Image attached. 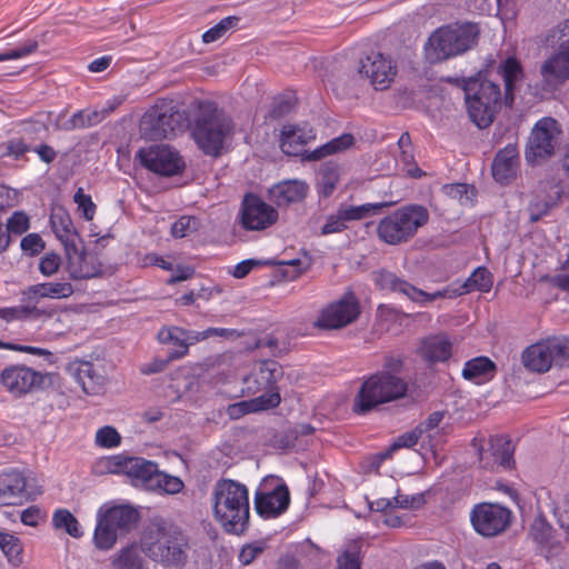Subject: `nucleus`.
<instances>
[{
    "label": "nucleus",
    "mask_w": 569,
    "mask_h": 569,
    "mask_svg": "<svg viewBox=\"0 0 569 569\" xmlns=\"http://www.w3.org/2000/svg\"><path fill=\"white\" fill-rule=\"evenodd\" d=\"M21 303L13 309L16 320H40L51 318L53 309L39 307V300L29 292V288L21 292Z\"/></svg>",
    "instance_id": "nucleus-33"
},
{
    "label": "nucleus",
    "mask_w": 569,
    "mask_h": 569,
    "mask_svg": "<svg viewBox=\"0 0 569 569\" xmlns=\"http://www.w3.org/2000/svg\"><path fill=\"white\" fill-rule=\"evenodd\" d=\"M197 336H194V340L201 341L208 339L210 337H222V338H232L237 336V331L234 329H226V328H208L203 331H196Z\"/></svg>",
    "instance_id": "nucleus-63"
},
{
    "label": "nucleus",
    "mask_w": 569,
    "mask_h": 569,
    "mask_svg": "<svg viewBox=\"0 0 569 569\" xmlns=\"http://www.w3.org/2000/svg\"><path fill=\"white\" fill-rule=\"evenodd\" d=\"M102 515L121 537L134 529L140 520L139 511L128 505L113 506Z\"/></svg>",
    "instance_id": "nucleus-29"
},
{
    "label": "nucleus",
    "mask_w": 569,
    "mask_h": 569,
    "mask_svg": "<svg viewBox=\"0 0 569 569\" xmlns=\"http://www.w3.org/2000/svg\"><path fill=\"white\" fill-rule=\"evenodd\" d=\"M295 107V98L293 96H280L276 98L272 102L271 109L268 113L269 118L271 119H280L288 113L291 112V110Z\"/></svg>",
    "instance_id": "nucleus-52"
},
{
    "label": "nucleus",
    "mask_w": 569,
    "mask_h": 569,
    "mask_svg": "<svg viewBox=\"0 0 569 569\" xmlns=\"http://www.w3.org/2000/svg\"><path fill=\"white\" fill-rule=\"evenodd\" d=\"M281 402V397L278 393L260 395L248 401H242L229 406L228 412L231 418H239L240 416L249 412L273 409Z\"/></svg>",
    "instance_id": "nucleus-34"
},
{
    "label": "nucleus",
    "mask_w": 569,
    "mask_h": 569,
    "mask_svg": "<svg viewBox=\"0 0 569 569\" xmlns=\"http://www.w3.org/2000/svg\"><path fill=\"white\" fill-rule=\"evenodd\" d=\"M199 221L194 217L183 216L171 226V234L176 238H183L189 232L197 231Z\"/></svg>",
    "instance_id": "nucleus-53"
},
{
    "label": "nucleus",
    "mask_w": 569,
    "mask_h": 569,
    "mask_svg": "<svg viewBox=\"0 0 569 569\" xmlns=\"http://www.w3.org/2000/svg\"><path fill=\"white\" fill-rule=\"evenodd\" d=\"M422 436V427H416L412 431L406 432L398 437V439L391 445V450H398L400 448H411L417 445L418 440Z\"/></svg>",
    "instance_id": "nucleus-60"
},
{
    "label": "nucleus",
    "mask_w": 569,
    "mask_h": 569,
    "mask_svg": "<svg viewBox=\"0 0 569 569\" xmlns=\"http://www.w3.org/2000/svg\"><path fill=\"white\" fill-rule=\"evenodd\" d=\"M60 266H61L60 256L54 252H48L40 259L39 271L44 277H51L58 272Z\"/></svg>",
    "instance_id": "nucleus-56"
},
{
    "label": "nucleus",
    "mask_w": 569,
    "mask_h": 569,
    "mask_svg": "<svg viewBox=\"0 0 569 569\" xmlns=\"http://www.w3.org/2000/svg\"><path fill=\"white\" fill-rule=\"evenodd\" d=\"M0 549L13 566L22 563V545L18 537L0 531Z\"/></svg>",
    "instance_id": "nucleus-45"
},
{
    "label": "nucleus",
    "mask_w": 569,
    "mask_h": 569,
    "mask_svg": "<svg viewBox=\"0 0 569 569\" xmlns=\"http://www.w3.org/2000/svg\"><path fill=\"white\" fill-rule=\"evenodd\" d=\"M515 446L506 437L495 436L489 440L488 449L479 450L480 466L489 470H508L515 466Z\"/></svg>",
    "instance_id": "nucleus-20"
},
{
    "label": "nucleus",
    "mask_w": 569,
    "mask_h": 569,
    "mask_svg": "<svg viewBox=\"0 0 569 569\" xmlns=\"http://www.w3.org/2000/svg\"><path fill=\"white\" fill-rule=\"evenodd\" d=\"M186 126V117L173 101L160 100L142 116L139 130L147 140L169 139L181 132Z\"/></svg>",
    "instance_id": "nucleus-8"
},
{
    "label": "nucleus",
    "mask_w": 569,
    "mask_h": 569,
    "mask_svg": "<svg viewBox=\"0 0 569 569\" xmlns=\"http://www.w3.org/2000/svg\"><path fill=\"white\" fill-rule=\"evenodd\" d=\"M553 208V200L543 199L541 196L536 193L533 200L530 201L528 206L530 222H538L542 217L547 216Z\"/></svg>",
    "instance_id": "nucleus-48"
},
{
    "label": "nucleus",
    "mask_w": 569,
    "mask_h": 569,
    "mask_svg": "<svg viewBox=\"0 0 569 569\" xmlns=\"http://www.w3.org/2000/svg\"><path fill=\"white\" fill-rule=\"evenodd\" d=\"M470 518L478 533L496 537L509 527L511 511L498 503L482 502L473 507Z\"/></svg>",
    "instance_id": "nucleus-14"
},
{
    "label": "nucleus",
    "mask_w": 569,
    "mask_h": 569,
    "mask_svg": "<svg viewBox=\"0 0 569 569\" xmlns=\"http://www.w3.org/2000/svg\"><path fill=\"white\" fill-rule=\"evenodd\" d=\"M64 252L67 258L66 268L71 279H91L104 273V262L98 257L97 251H86L76 243Z\"/></svg>",
    "instance_id": "nucleus-16"
},
{
    "label": "nucleus",
    "mask_w": 569,
    "mask_h": 569,
    "mask_svg": "<svg viewBox=\"0 0 569 569\" xmlns=\"http://www.w3.org/2000/svg\"><path fill=\"white\" fill-rule=\"evenodd\" d=\"M141 546H127L110 558L111 569H144Z\"/></svg>",
    "instance_id": "nucleus-38"
},
{
    "label": "nucleus",
    "mask_w": 569,
    "mask_h": 569,
    "mask_svg": "<svg viewBox=\"0 0 569 569\" xmlns=\"http://www.w3.org/2000/svg\"><path fill=\"white\" fill-rule=\"evenodd\" d=\"M560 134L558 122L546 117L540 119L531 130L525 157L528 163L535 166L549 159L555 153V147Z\"/></svg>",
    "instance_id": "nucleus-11"
},
{
    "label": "nucleus",
    "mask_w": 569,
    "mask_h": 569,
    "mask_svg": "<svg viewBox=\"0 0 569 569\" xmlns=\"http://www.w3.org/2000/svg\"><path fill=\"white\" fill-rule=\"evenodd\" d=\"M141 551L164 567L182 569L189 561L190 540L177 525L161 518L152 519L140 538Z\"/></svg>",
    "instance_id": "nucleus-2"
},
{
    "label": "nucleus",
    "mask_w": 569,
    "mask_h": 569,
    "mask_svg": "<svg viewBox=\"0 0 569 569\" xmlns=\"http://www.w3.org/2000/svg\"><path fill=\"white\" fill-rule=\"evenodd\" d=\"M309 187L303 180H280L268 189V198L277 207H288L301 202Z\"/></svg>",
    "instance_id": "nucleus-24"
},
{
    "label": "nucleus",
    "mask_w": 569,
    "mask_h": 569,
    "mask_svg": "<svg viewBox=\"0 0 569 569\" xmlns=\"http://www.w3.org/2000/svg\"><path fill=\"white\" fill-rule=\"evenodd\" d=\"M38 49V41L28 40L23 46L9 50L8 52L0 53V62L12 59H20L26 57Z\"/></svg>",
    "instance_id": "nucleus-59"
},
{
    "label": "nucleus",
    "mask_w": 569,
    "mask_h": 569,
    "mask_svg": "<svg viewBox=\"0 0 569 569\" xmlns=\"http://www.w3.org/2000/svg\"><path fill=\"white\" fill-rule=\"evenodd\" d=\"M50 380L49 373L36 371L24 365L7 367L0 373L2 386L16 398L43 389Z\"/></svg>",
    "instance_id": "nucleus-12"
},
{
    "label": "nucleus",
    "mask_w": 569,
    "mask_h": 569,
    "mask_svg": "<svg viewBox=\"0 0 569 569\" xmlns=\"http://www.w3.org/2000/svg\"><path fill=\"white\" fill-rule=\"evenodd\" d=\"M442 191L446 196L457 199L462 206H472L477 197L476 187L466 182L445 184Z\"/></svg>",
    "instance_id": "nucleus-42"
},
{
    "label": "nucleus",
    "mask_w": 569,
    "mask_h": 569,
    "mask_svg": "<svg viewBox=\"0 0 569 569\" xmlns=\"http://www.w3.org/2000/svg\"><path fill=\"white\" fill-rule=\"evenodd\" d=\"M376 283L383 290L397 292L420 305L432 302L448 296V290H438L433 293L426 292L407 280L399 278L392 272L381 270L376 274Z\"/></svg>",
    "instance_id": "nucleus-18"
},
{
    "label": "nucleus",
    "mask_w": 569,
    "mask_h": 569,
    "mask_svg": "<svg viewBox=\"0 0 569 569\" xmlns=\"http://www.w3.org/2000/svg\"><path fill=\"white\" fill-rule=\"evenodd\" d=\"M30 228L29 217L23 211H16L12 216L7 220L4 233L20 236L24 233Z\"/></svg>",
    "instance_id": "nucleus-50"
},
{
    "label": "nucleus",
    "mask_w": 569,
    "mask_h": 569,
    "mask_svg": "<svg viewBox=\"0 0 569 569\" xmlns=\"http://www.w3.org/2000/svg\"><path fill=\"white\" fill-rule=\"evenodd\" d=\"M492 287V274L485 267L477 268L470 277L466 280L462 288L463 291L459 292V295L465 292H470L472 290H479L482 292H488Z\"/></svg>",
    "instance_id": "nucleus-46"
},
{
    "label": "nucleus",
    "mask_w": 569,
    "mask_h": 569,
    "mask_svg": "<svg viewBox=\"0 0 569 569\" xmlns=\"http://www.w3.org/2000/svg\"><path fill=\"white\" fill-rule=\"evenodd\" d=\"M315 137L316 134L311 128L286 124L281 130V150L286 154L298 156L302 148Z\"/></svg>",
    "instance_id": "nucleus-27"
},
{
    "label": "nucleus",
    "mask_w": 569,
    "mask_h": 569,
    "mask_svg": "<svg viewBox=\"0 0 569 569\" xmlns=\"http://www.w3.org/2000/svg\"><path fill=\"white\" fill-rule=\"evenodd\" d=\"M519 162L517 147L508 144L496 154L491 170L493 178H512Z\"/></svg>",
    "instance_id": "nucleus-36"
},
{
    "label": "nucleus",
    "mask_w": 569,
    "mask_h": 569,
    "mask_svg": "<svg viewBox=\"0 0 569 569\" xmlns=\"http://www.w3.org/2000/svg\"><path fill=\"white\" fill-rule=\"evenodd\" d=\"M279 219L278 210L261 197L247 192L240 203L234 223L248 232H260L272 227Z\"/></svg>",
    "instance_id": "nucleus-10"
},
{
    "label": "nucleus",
    "mask_w": 569,
    "mask_h": 569,
    "mask_svg": "<svg viewBox=\"0 0 569 569\" xmlns=\"http://www.w3.org/2000/svg\"><path fill=\"white\" fill-rule=\"evenodd\" d=\"M264 549L266 543L263 541L246 545L239 553V561L244 566L250 565Z\"/></svg>",
    "instance_id": "nucleus-58"
},
{
    "label": "nucleus",
    "mask_w": 569,
    "mask_h": 569,
    "mask_svg": "<svg viewBox=\"0 0 569 569\" xmlns=\"http://www.w3.org/2000/svg\"><path fill=\"white\" fill-rule=\"evenodd\" d=\"M30 500H33V497L27 488V476L23 471L10 468L0 472L1 506H21Z\"/></svg>",
    "instance_id": "nucleus-19"
},
{
    "label": "nucleus",
    "mask_w": 569,
    "mask_h": 569,
    "mask_svg": "<svg viewBox=\"0 0 569 569\" xmlns=\"http://www.w3.org/2000/svg\"><path fill=\"white\" fill-rule=\"evenodd\" d=\"M73 200L82 211L84 219L91 220L96 212V204L92 202L91 197L86 194L82 188H78Z\"/></svg>",
    "instance_id": "nucleus-57"
},
{
    "label": "nucleus",
    "mask_w": 569,
    "mask_h": 569,
    "mask_svg": "<svg viewBox=\"0 0 569 569\" xmlns=\"http://www.w3.org/2000/svg\"><path fill=\"white\" fill-rule=\"evenodd\" d=\"M358 72L365 74L376 90H385L396 76V66L382 53L371 52L360 61Z\"/></svg>",
    "instance_id": "nucleus-21"
},
{
    "label": "nucleus",
    "mask_w": 569,
    "mask_h": 569,
    "mask_svg": "<svg viewBox=\"0 0 569 569\" xmlns=\"http://www.w3.org/2000/svg\"><path fill=\"white\" fill-rule=\"evenodd\" d=\"M121 441L120 433L111 426L100 428L96 433V443L102 448L117 447Z\"/></svg>",
    "instance_id": "nucleus-51"
},
{
    "label": "nucleus",
    "mask_w": 569,
    "mask_h": 569,
    "mask_svg": "<svg viewBox=\"0 0 569 569\" xmlns=\"http://www.w3.org/2000/svg\"><path fill=\"white\" fill-rule=\"evenodd\" d=\"M402 360L387 357L382 370L368 377L357 395L353 411L365 415L379 405L400 399L407 393V382L398 376Z\"/></svg>",
    "instance_id": "nucleus-3"
},
{
    "label": "nucleus",
    "mask_w": 569,
    "mask_h": 569,
    "mask_svg": "<svg viewBox=\"0 0 569 569\" xmlns=\"http://www.w3.org/2000/svg\"><path fill=\"white\" fill-rule=\"evenodd\" d=\"M91 124V117L86 116L83 111H78L73 113V116L67 120L63 124V129L73 130L77 128H84Z\"/></svg>",
    "instance_id": "nucleus-64"
},
{
    "label": "nucleus",
    "mask_w": 569,
    "mask_h": 569,
    "mask_svg": "<svg viewBox=\"0 0 569 569\" xmlns=\"http://www.w3.org/2000/svg\"><path fill=\"white\" fill-rule=\"evenodd\" d=\"M290 503L289 489L284 483L278 485L269 492L257 491L254 496V508L257 513L264 518H276L283 513Z\"/></svg>",
    "instance_id": "nucleus-23"
},
{
    "label": "nucleus",
    "mask_w": 569,
    "mask_h": 569,
    "mask_svg": "<svg viewBox=\"0 0 569 569\" xmlns=\"http://www.w3.org/2000/svg\"><path fill=\"white\" fill-rule=\"evenodd\" d=\"M521 359L523 366L533 372H546L555 362L548 339L527 347Z\"/></svg>",
    "instance_id": "nucleus-28"
},
{
    "label": "nucleus",
    "mask_w": 569,
    "mask_h": 569,
    "mask_svg": "<svg viewBox=\"0 0 569 569\" xmlns=\"http://www.w3.org/2000/svg\"><path fill=\"white\" fill-rule=\"evenodd\" d=\"M530 537L537 543V550L546 560L551 561L560 556L563 545L555 529L541 515L537 516L530 527Z\"/></svg>",
    "instance_id": "nucleus-22"
},
{
    "label": "nucleus",
    "mask_w": 569,
    "mask_h": 569,
    "mask_svg": "<svg viewBox=\"0 0 569 569\" xmlns=\"http://www.w3.org/2000/svg\"><path fill=\"white\" fill-rule=\"evenodd\" d=\"M213 516L227 533L242 535L249 527L248 488L232 479L217 481L212 492Z\"/></svg>",
    "instance_id": "nucleus-4"
},
{
    "label": "nucleus",
    "mask_w": 569,
    "mask_h": 569,
    "mask_svg": "<svg viewBox=\"0 0 569 569\" xmlns=\"http://www.w3.org/2000/svg\"><path fill=\"white\" fill-rule=\"evenodd\" d=\"M355 144V137L351 133H343L312 151L302 153L303 160L317 161L328 156L338 154L350 149Z\"/></svg>",
    "instance_id": "nucleus-35"
},
{
    "label": "nucleus",
    "mask_w": 569,
    "mask_h": 569,
    "mask_svg": "<svg viewBox=\"0 0 569 569\" xmlns=\"http://www.w3.org/2000/svg\"><path fill=\"white\" fill-rule=\"evenodd\" d=\"M555 362L569 361V338L548 339Z\"/></svg>",
    "instance_id": "nucleus-54"
},
{
    "label": "nucleus",
    "mask_w": 569,
    "mask_h": 569,
    "mask_svg": "<svg viewBox=\"0 0 569 569\" xmlns=\"http://www.w3.org/2000/svg\"><path fill=\"white\" fill-rule=\"evenodd\" d=\"M496 365L488 357H476L465 363L462 377L477 383L489 380L496 372Z\"/></svg>",
    "instance_id": "nucleus-37"
},
{
    "label": "nucleus",
    "mask_w": 569,
    "mask_h": 569,
    "mask_svg": "<svg viewBox=\"0 0 569 569\" xmlns=\"http://www.w3.org/2000/svg\"><path fill=\"white\" fill-rule=\"evenodd\" d=\"M395 508H405V509H417L421 507L425 502L422 495L416 496H402L398 495L393 497Z\"/></svg>",
    "instance_id": "nucleus-62"
},
{
    "label": "nucleus",
    "mask_w": 569,
    "mask_h": 569,
    "mask_svg": "<svg viewBox=\"0 0 569 569\" xmlns=\"http://www.w3.org/2000/svg\"><path fill=\"white\" fill-rule=\"evenodd\" d=\"M346 219L342 218L341 209L338 210L337 214H331L327 218L326 223L321 228L322 234H330L343 231L346 226Z\"/></svg>",
    "instance_id": "nucleus-61"
},
{
    "label": "nucleus",
    "mask_w": 569,
    "mask_h": 569,
    "mask_svg": "<svg viewBox=\"0 0 569 569\" xmlns=\"http://www.w3.org/2000/svg\"><path fill=\"white\" fill-rule=\"evenodd\" d=\"M138 158L143 167L160 176H178L186 168L180 153L169 146H153L138 151Z\"/></svg>",
    "instance_id": "nucleus-15"
},
{
    "label": "nucleus",
    "mask_w": 569,
    "mask_h": 569,
    "mask_svg": "<svg viewBox=\"0 0 569 569\" xmlns=\"http://www.w3.org/2000/svg\"><path fill=\"white\" fill-rule=\"evenodd\" d=\"M50 224L53 233L63 244L64 250L74 246L80 240L70 216L62 208L52 211Z\"/></svg>",
    "instance_id": "nucleus-32"
},
{
    "label": "nucleus",
    "mask_w": 569,
    "mask_h": 569,
    "mask_svg": "<svg viewBox=\"0 0 569 569\" xmlns=\"http://www.w3.org/2000/svg\"><path fill=\"white\" fill-rule=\"evenodd\" d=\"M398 200L382 201L377 203H365L357 207H341L342 218L347 221L360 220L365 217L377 214L382 208L390 207Z\"/></svg>",
    "instance_id": "nucleus-43"
},
{
    "label": "nucleus",
    "mask_w": 569,
    "mask_h": 569,
    "mask_svg": "<svg viewBox=\"0 0 569 569\" xmlns=\"http://www.w3.org/2000/svg\"><path fill=\"white\" fill-rule=\"evenodd\" d=\"M121 537L118 531L108 522L102 515V510L98 512V522L93 533L94 546L100 550H110Z\"/></svg>",
    "instance_id": "nucleus-40"
},
{
    "label": "nucleus",
    "mask_w": 569,
    "mask_h": 569,
    "mask_svg": "<svg viewBox=\"0 0 569 569\" xmlns=\"http://www.w3.org/2000/svg\"><path fill=\"white\" fill-rule=\"evenodd\" d=\"M429 217V211L423 206H403L379 221L377 234L381 241L391 246L406 243L427 224Z\"/></svg>",
    "instance_id": "nucleus-6"
},
{
    "label": "nucleus",
    "mask_w": 569,
    "mask_h": 569,
    "mask_svg": "<svg viewBox=\"0 0 569 569\" xmlns=\"http://www.w3.org/2000/svg\"><path fill=\"white\" fill-rule=\"evenodd\" d=\"M231 119L218 108L209 107L201 111L197 118L192 131L198 147L209 156L217 157L227 134L231 132Z\"/></svg>",
    "instance_id": "nucleus-9"
},
{
    "label": "nucleus",
    "mask_w": 569,
    "mask_h": 569,
    "mask_svg": "<svg viewBox=\"0 0 569 569\" xmlns=\"http://www.w3.org/2000/svg\"><path fill=\"white\" fill-rule=\"evenodd\" d=\"M361 545L353 542L337 558L339 569H361Z\"/></svg>",
    "instance_id": "nucleus-47"
},
{
    "label": "nucleus",
    "mask_w": 569,
    "mask_h": 569,
    "mask_svg": "<svg viewBox=\"0 0 569 569\" xmlns=\"http://www.w3.org/2000/svg\"><path fill=\"white\" fill-rule=\"evenodd\" d=\"M110 462L112 472L126 475L136 487L168 495L183 489L180 478L159 471L156 462L144 458L116 456Z\"/></svg>",
    "instance_id": "nucleus-5"
},
{
    "label": "nucleus",
    "mask_w": 569,
    "mask_h": 569,
    "mask_svg": "<svg viewBox=\"0 0 569 569\" xmlns=\"http://www.w3.org/2000/svg\"><path fill=\"white\" fill-rule=\"evenodd\" d=\"M52 526L54 529L64 530L73 538H80L82 536L79 521L68 509H58L53 512Z\"/></svg>",
    "instance_id": "nucleus-44"
},
{
    "label": "nucleus",
    "mask_w": 569,
    "mask_h": 569,
    "mask_svg": "<svg viewBox=\"0 0 569 569\" xmlns=\"http://www.w3.org/2000/svg\"><path fill=\"white\" fill-rule=\"evenodd\" d=\"M452 345L443 335H436L423 339L419 347V355L428 362H443L450 358Z\"/></svg>",
    "instance_id": "nucleus-31"
},
{
    "label": "nucleus",
    "mask_w": 569,
    "mask_h": 569,
    "mask_svg": "<svg viewBox=\"0 0 569 569\" xmlns=\"http://www.w3.org/2000/svg\"><path fill=\"white\" fill-rule=\"evenodd\" d=\"M479 28L476 23H452L437 29L429 37L430 58L443 61L462 54L473 48L478 41Z\"/></svg>",
    "instance_id": "nucleus-7"
},
{
    "label": "nucleus",
    "mask_w": 569,
    "mask_h": 569,
    "mask_svg": "<svg viewBox=\"0 0 569 569\" xmlns=\"http://www.w3.org/2000/svg\"><path fill=\"white\" fill-rule=\"evenodd\" d=\"M32 297L39 301L42 298L64 299L73 293V287L70 282H42L28 287Z\"/></svg>",
    "instance_id": "nucleus-39"
},
{
    "label": "nucleus",
    "mask_w": 569,
    "mask_h": 569,
    "mask_svg": "<svg viewBox=\"0 0 569 569\" xmlns=\"http://www.w3.org/2000/svg\"><path fill=\"white\" fill-rule=\"evenodd\" d=\"M360 316L359 300L352 291L323 308L313 326L318 329L335 330L347 327Z\"/></svg>",
    "instance_id": "nucleus-13"
},
{
    "label": "nucleus",
    "mask_w": 569,
    "mask_h": 569,
    "mask_svg": "<svg viewBox=\"0 0 569 569\" xmlns=\"http://www.w3.org/2000/svg\"><path fill=\"white\" fill-rule=\"evenodd\" d=\"M21 250L33 257L39 254L46 247L44 241L38 233H29L21 239L20 242Z\"/></svg>",
    "instance_id": "nucleus-55"
},
{
    "label": "nucleus",
    "mask_w": 569,
    "mask_h": 569,
    "mask_svg": "<svg viewBox=\"0 0 569 569\" xmlns=\"http://www.w3.org/2000/svg\"><path fill=\"white\" fill-rule=\"evenodd\" d=\"M239 18L227 17L218 22L214 27L210 28L202 34V40L206 43L214 42L226 34L228 30L237 26Z\"/></svg>",
    "instance_id": "nucleus-49"
},
{
    "label": "nucleus",
    "mask_w": 569,
    "mask_h": 569,
    "mask_svg": "<svg viewBox=\"0 0 569 569\" xmlns=\"http://www.w3.org/2000/svg\"><path fill=\"white\" fill-rule=\"evenodd\" d=\"M537 193L543 199L553 200L555 207H558L562 199L569 198V181L540 180Z\"/></svg>",
    "instance_id": "nucleus-41"
},
{
    "label": "nucleus",
    "mask_w": 569,
    "mask_h": 569,
    "mask_svg": "<svg viewBox=\"0 0 569 569\" xmlns=\"http://www.w3.org/2000/svg\"><path fill=\"white\" fill-rule=\"evenodd\" d=\"M283 378V369L280 363L274 360H264L259 363L258 369L243 379L244 390L249 395L278 393L280 389L278 382Z\"/></svg>",
    "instance_id": "nucleus-17"
},
{
    "label": "nucleus",
    "mask_w": 569,
    "mask_h": 569,
    "mask_svg": "<svg viewBox=\"0 0 569 569\" xmlns=\"http://www.w3.org/2000/svg\"><path fill=\"white\" fill-rule=\"evenodd\" d=\"M67 370L88 395L97 392L102 385V376L96 372L93 365L89 361L74 360L69 363Z\"/></svg>",
    "instance_id": "nucleus-30"
},
{
    "label": "nucleus",
    "mask_w": 569,
    "mask_h": 569,
    "mask_svg": "<svg viewBox=\"0 0 569 569\" xmlns=\"http://www.w3.org/2000/svg\"><path fill=\"white\" fill-rule=\"evenodd\" d=\"M498 71L505 82L503 98L499 84L487 79L482 73L462 80L469 118L480 129L488 128L493 122L501 101L508 107L512 106L516 83L523 78L520 62L512 57L507 58L499 66Z\"/></svg>",
    "instance_id": "nucleus-1"
},
{
    "label": "nucleus",
    "mask_w": 569,
    "mask_h": 569,
    "mask_svg": "<svg viewBox=\"0 0 569 569\" xmlns=\"http://www.w3.org/2000/svg\"><path fill=\"white\" fill-rule=\"evenodd\" d=\"M541 76L550 87L562 84L569 79V41L562 42L558 53L545 61Z\"/></svg>",
    "instance_id": "nucleus-25"
},
{
    "label": "nucleus",
    "mask_w": 569,
    "mask_h": 569,
    "mask_svg": "<svg viewBox=\"0 0 569 569\" xmlns=\"http://www.w3.org/2000/svg\"><path fill=\"white\" fill-rule=\"evenodd\" d=\"M194 336H197L196 331L173 326L162 328L157 338L161 343H172L177 347L169 352V360H178L188 353L190 346L198 342V340H194Z\"/></svg>",
    "instance_id": "nucleus-26"
}]
</instances>
